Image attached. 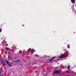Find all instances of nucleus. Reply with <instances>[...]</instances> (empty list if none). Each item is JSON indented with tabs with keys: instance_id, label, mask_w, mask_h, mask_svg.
<instances>
[{
	"instance_id": "6",
	"label": "nucleus",
	"mask_w": 76,
	"mask_h": 76,
	"mask_svg": "<svg viewBox=\"0 0 76 76\" xmlns=\"http://www.w3.org/2000/svg\"><path fill=\"white\" fill-rule=\"evenodd\" d=\"M12 48L13 49H15V48H16V47L15 46V45H13Z\"/></svg>"
},
{
	"instance_id": "1",
	"label": "nucleus",
	"mask_w": 76,
	"mask_h": 76,
	"mask_svg": "<svg viewBox=\"0 0 76 76\" xmlns=\"http://www.w3.org/2000/svg\"><path fill=\"white\" fill-rule=\"evenodd\" d=\"M4 60H5V62L7 64H8V66H10V67H12V65H10V64H9V62H8V61L6 60H5V59H3V60H2V63H3V64H4V65H5V66H6V63H5V62H4Z\"/></svg>"
},
{
	"instance_id": "10",
	"label": "nucleus",
	"mask_w": 76,
	"mask_h": 76,
	"mask_svg": "<svg viewBox=\"0 0 76 76\" xmlns=\"http://www.w3.org/2000/svg\"><path fill=\"white\" fill-rule=\"evenodd\" d=\"M70 66L68 65V69H70Z\"/></svg>"
},
{
	"instance_id": "17",
	"label": "nucleus",
	"mask_w": 76,
	"mask_h": 76,
	"mask_svg": "<svg viewBox=\"0 0 76 76\" xmlns=\"http://www.w3.org/2000/svg\"><path fill=\"white\" fill-rule=\"evenodd\" d=\"M0 76H3V75H0Z\"/></svg>"
},
{
	"instance_id": "12",
	"label": "nucleus",
	"mask_w": 76,
	"mask_h": 76,
	"mask_svg": "<svg viewBox=\"0 0 76 76\" xmlns=\"http://www.w3.org/2000/svg\"><path fill=\"white\" fill-rule=\"evenodd\" d=\"M6 50H8V49L7 48H4Z\"/></svg>"
},
{
	"instance_id": "13",
	"label": "nucleus",
	"mask_w": 76,
	"mask_h": 76,
	"mask_svg": "<svg viewBox=\"0 0 76 76\" xmlns=\"http://www.w3.org/2000/svg\"><path fill=\"white\" fill-rule=\"evenodd\" d=\"M2 30V29H1V28L0 29V32H1Z\"/></svg>"
},
{
	"instance_id": "14",
	"label": "nucleus",
	"mask_w": 76,
	"mask_h": 76,
	"mask_svg": "<svg viewBox=\"0 0 76 76\" xmlns=\"http://www.w3.org/2000/svg\"><path fill=\"white\" fill-rule=\"evenodd\" d=\"M64 55H65V53H64L63 54L62 56H64Z\"/></svg>"
},
{
	"instance_id": "16",
	"label": "nucleus",
	"mask_w": 76,
	"mask_h": 76,
	"mask_svg": "<svg viewBox=\"0 0 76 76\" xmlns=\"http://www.w3.org/2000/svg\"><path fill=\"white\" fill-rule=\"evenodd\" d=\"M67 48H69V45H68Z\"/></svg>"
},
{
	"instance_id": "9",
	"label": "nucleus",
	"mask_w": 76,
	"mask_h": 76,
	"mask_svg": "<svg viewBox=\"0 0 76 76\" xmlns=\"http://www.w3.org/2000/svg\"><path fill=\"white\" fill-rule=\"evenodd\" d=\"M20 61V60H16L15 61V62H19Z\"/></svg>"
},
{
	"instance_id": "2",
	"label": "nucleus",
	"mask_w": 76,
	"mask_h": 76,
	"mask_svg": "<svg viewBox=\"0 0 76 76\" xmlns=\"http://www.w3.org/2000/svg\"><path fill=\"white\" fill-rule=\"evenodd\" d=\"M31 50V48H30L29 49H28L27 50L28 53H31V52H32V51H33V52H35V50H31L30 51V50Z\"/></svg>"
},
{
	"instance_id": "5",
	"label": "nucleus",
	"mask_w": 76,
	"mask_h": 76,
	"mask_svg": "<svg viewBox=\"0 0 76 76\" xmlns=\"http://www.w3.org/2000/svg\"><path fill=\"white\" fill-rule=\"evenodd\" d=\"M75 1H76V0H71V1L73 4H75Z\"/></svg>"
},
{
	"instance_id": "11",
	"label": "nucleus",
	"mask_w": 76,
	"mask_h": 76,
	"mask_svg": "<svg viewBox=\"0 0 76 76\" xmlns=\"http://www.w3.org/2000/svg\"><path fill=\"white\" fill-rule=\"evenodd\" d=\"M66 73H70V72H69L68 71H66Z\"/></svg>"
},
{
	"instance_id": "4",
	"label": "nucleus",
	"mask_w": 76,
	"mask_h": 76,
	"mask_svg": "<svg viewBox=\"0 0 76 76\" xmlns=\"http://www.w3.org/2000/svg\"><path fill=\"white\" fill-rule=\"evenodd\" d=\"M56 58V57H53L52 58H51L50 59V60L49 61H50V62H52L53 60V59H54V58Z\"/></svg>"
},
{
	"instance_id": "8",
	"label": "nucleus",
	"mask_w": 76,
	"mask_h": 76,
	"mask_svg": "<svg viewBox=\"0 0 76 76\" xmlns=\"http://www.w3.org/2000/svg\"><path fill=\"white\" fill-rule=\"evenodd\" d=\"M8 58H9L10 59H13V58L11 56H8Z\"/></svg>"
},
{
	"instance_id": "7",
	"label": "nucleus",
	"mask_w": 76,
	"mask_h": 76,
	"mask_svg": "<svg viewBox=\"0 0 76 76\" xmlns=\"http://www.w3.org/2000/svg\"><path fill=\"white\" fill-rule=\"evenodd\" d=\"M59 57L60 58H65V57H66V56H63L61 55Z\"/></svg>"
},
{
	"instance_id": "15",
	"label": "nucleus",
	"mask_w": 76,
	"mask_h": 76,
	"mask_svg": "<svg viewBox=\"0 0 76 76\" xmlns=\"http://www.w3.org/2000/svg\"><path fill=\"white\" fill-rule=\"evenodd\" d=\"M68 55H69V54H67V55H66V56H64V57H67V56H68Z\"/></svg>"
},
{
	"instance_id": "3",
	"label": "nucleus",
	"mask_w": 76,
	"mask_h": 76,
	"mask_svg": "<svg viewBox=\"0 0 76 76\" xmlns=\"http://www.w3.org/2000/svg\"><path fill=\"white\" fill-rule=\"evenodd\" d=\"M60 71L58 70H55L54 72V73H59Z\"/></svg>"
}]
</instances>
